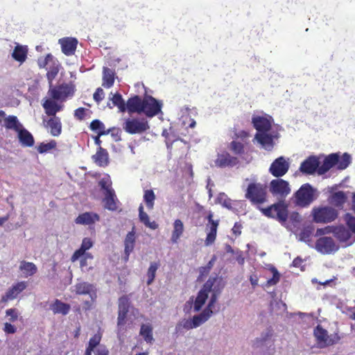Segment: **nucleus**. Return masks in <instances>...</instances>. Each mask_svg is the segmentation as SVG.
Returning <instances> with one entry per match:
<instances>
[{
    "instance_id": "c85d7f7f",
    "label": "nucleus",
    "mask_w": 355,
    "mask_h": 355,
    "mask_svg": "<svg viewBox=\"0 0 355 355\" xmlns=\"http://www.w3.org/2000/svg\"><path fill=\"white\" fill-rule=\"evenodd\" d=\"M254 139L266 150H270L273 148L274 141L271 135L267 134L266 132H257L254 136Z\"/></svg>"
},
{
    "instance_id": "338daca9",
    "label": "nucleus",
    "mask_w": 355,
    "mask_h": 355,
    "mask_svg": "<svg viewBox=\"0 0 355 355\" xmlns=\"http://www.w3.org/2000/svg\"><path fill=\"white\" fill-rule=\"evenodd\" d=\"M94 355H110V352L106 346L101 345L94 351Z\"/></svg>"
},
{
    "instance_id": "72a5a7b5",
    "label": "nucleus",
    "mask_w": 355,
    "mask_h": 355,
    "mask_svg": "<svg viewBox=\"0 0 355 355\" xmlns=\"http://www.w3.org/2000/svg\"><path fill=\"white\" fill-rule=\"evenodd\" d=\"M347 197L344 191H339L334 192L330 196V202L336 207L343 209L346 202Z\"/></svg>"
},
{
    "instance_id": "bb28decb",
    "label": "nucleus",
    "mask_w": 355,
    "mask_h": 355,
    "mask_svg": "<svg viewBox=\"0 0 355 355\" xmlns=\"http://www.w3.org/2000/svg\"><path fill=\"white\" fill-rule=\"evenodd\" d=\"M338 154L332 153L327 156L321 166L319 165L318 173L323 175L327 173L330 168L336 166L338 162Z\"/></svg>"
},
{
    "instance_id": "dca6fc26",
    "label": "nucleus",
    "mask_w": 355,
    "mask_h": 355,
    "mask_svg": "<svg viewBox=\"0 0 355 355\" xmlns=\"http://www.w3.org/2000/svg\"><path fill=\"white\" fill-rule=\"evenodd\" d=\"M320 161L316 156H309L302 162L300 170L304 174L311 175L318 172Z\"/></svg>"
},
{
    "instance_id": "774afa93",
    "label": "nucleus",
    "mask_w": 355,
    "mask_h": 355,
    "mask_svg": "<svg viewBox=\"0 0 355 355\" xmlns=\"http://www.w3.org/2000/svg\"><path fill=\"white\" fill-rule=\"evenodd\" d=\"M3 331L6 334H15L17 331V328L9 322L4 324Z\"/></svg>"
},
{
    "instance_id": "e433bc0d",
    "label": "nucleus",
    "mask_w": 355,
    "mask_h": 355,
    "mask_svg": "<svg viewBox=\"0 0 355 355\" xmlns=\"http://www.w3.org/2000/svg\"><path fill=\"white\" fill-rule=\"evenodd\" d=\"M75 293L76 295H92L94 292V286L92 284L82 282L77 283L75 286Z\"/></svg>"
},
{
    "instance_id": "412c9836",
    "label": "nucleus",
    "mask_w": 355,
    "mask_h": 355,
    "mask_svg": "<svg viewBox=\"0 0 355 355\" xmlns=\"http://www.w3.org/2000/svg\"><path fill=\"white\" fill-rule=\"evenodd\" d=\"M144 98H141L139 96L135 95L127 101L126 110L128 112L131 113H142L144 110L143 107Z\"/></svg>"
},
{
    "instance_id": "a19ab883",
    "label": "nucleus",
    "mask_w": 355,
    "mask_h": 355,
    "mask_svg": "<svg viewBox=\"0 0 355 355\" xmlns=\"http://www.w3.org/2000/svg\"><path fill=\"white\" fill-rule=\"evenodd\" d=\"M135 243V233L133 230L131 232H129L125 239L124 241V245H125V249L124 252L127 257V259L128 258L130 254L132 252Z\"/></svg>"
},
{
    "instance_id": "6e6552de",
    "label": "nucleus",
    "mask_w": 355,
    "mask_h": 355,
    "mask_svg": "<svg viewBox=\"0 0 355 355\" xmlns=\"http://www.w3.org/2000/svg\"><path fill=\"white\" fill-rule=\"evenodd\" d=\"M225 285V282L223 277L218 276L210 277L204 284L203 286L209 293L212 291V295L209 302V306H214L217 301L218 296L220 294Z\"/></svg>"
},
{
    "instance_id": "37998d69",
    "label": "nucleus",
    "mask_w": 355,
    "mask_h": 355,
    "mask_svg": "<svg viewBox=\"0 0 355 355\" xmlns=\"http://www.w3.org/2000/svg\"><path fill=\"white\" fill-rule=\"evenodd\" d=\"M139 334L146 343H151L152 341L153 340V327L151 324H143L141 326Z\"/></svg>"
},
{
    "instance_id": "5fc2aeb1",
    "label": "nucleus",
    "mask_w": 355,
    "mask_h": 355,
    "mask_svg": "<svg viewBox=\"0 0 355 355\" xmlns=\"http://www.w3.org/2000/svg\"><path fill=\"white\" fill-rule=\"evenodd\" d=\"M59 72V68L58 65H53L49 68L46 73V78L49 82L50 85H52L53 80L55 78Z\"/></svg>"
},
{
    "instance_id": "4d7b16f0",
    "label": "nucleus",
    "mask_w": 355,
    "mask_h": 355,
    "mask_svg": "<svg viewBox=\"0 0 355 355\" xmlns=\"http://www.w3.org/2000/svg\"><path fill=\"white\" fill-rule=\"evenodd\" d=\"M334 226H327L322 228H318L315 232V236H319L327 234H334Z\"/></svg>"
},
{
    "instance_id": "b1692460",
    "label": "nucleus",
    "mask_w": 355,
    "mask_h": 355,
    "mask_svg": "<svg viewBox=\"0 0 355 355\" xmlns=\"http://www.w3.org/2000/svg\"><path fill=\"white\" fill-rule=\"evenodd\" d=\"M44 126L49 129L51 135L53 137H58L62 133V122L58 116H50Z\"/></svg>"
},
{
    "instance_id": "4c0bfd02",
    "label": "nucleus",
    "mask_w": 355,
    "mask_h": 355,
    "mask_svg": "<svg viewBox=\"0 0 355 355\" xmlns=\"http://www.w3.org/2000/svg\"><path fill=\"white\" fill-rule=\"evenodd\" d=\"M184 232V224L180 219L175 220L173 223V230L171 240L172 243H176Z\"/></svg>"
},
{
    "instance_id": "a18cd8bd",
    "label": "nucleus",
    "mask_w": 355,
    "mask_h": 355,
    "mask_svg": "<svg viewBox=\"0 0 355 355\" xmlns=\"http://www.w3.org/2000/svg\"><path fill=\"white\" fill-rule=\"evenodd\" d=\"M155 200V194L152 189L144 191V201L148 209H153L154 207Z\"/></svg>"
},
{
    "instance_id": "09e8293b",
    "label": "nucleus",
    "mask_w": 355,
    "mask_h": 355,
    "mask_svg": "<svg viewBox=\"0 0 355 355\" xmlns=\"http://www.w3.org/2000/svg\"><path fill=\"white\" fill-rule=\"evenodd\" d=\"M102 338L101 333L98 332L95 334L89 340L88 345L86 347V350L91 352L95 351V348L100 344Z\"/></svg>"
},
{
    "instance_id": "9d476101",
    "label": "nucleus",
    "mask_w": 355,
    "mask_h": 355,
    "mask_svg": "<svg viewBox=\"0 0 355 355\" xmlns=\"http://www.w3.org/2000/svg\"><path fill=\"white\" fill-rule=\"evenodd\" d=\"M74 92V86L64 83L50 89L49 94L53 100L65 101L67 97L73 96Z\"/></svg>"
},
{
    "instance_id": "8fccbe9b",
    "label": "nucleus",
    "mask_w": 355,
    "mask_h": 355,
    "mask_svg": "<svg viewBox=\"0 0 355 355\" xmlns=\"http://www.w3.org/2000/svg\"><path fill=\"white\" fill-rule=\"evenodd\" d=\"M225 250L227 253L232 254L234 257L233 259L238 261L239 264H243L244 262V258L242 257L241 251H236L232 248V246L229 244H226L225 246Z\"/></svg>"
},
{
    "instance_id": "f03ea898",
    "label": "nucleus",
    "mask_w": 355,
    "mask_h": 355,
    "mask_svg": "<svg viewBox=\"0 0 355 355\" xmlns=\"http://www.w3.org/2000/svg\"><path fill=\"white\" fill-rule=\"evenodd\" d=\"M338 211L329 205L314 206L311 211L312 221L317 224L332 223L338 218Z\"/></svg>"
},
{
    "instance_id": "7c9ffc66",
    "label": "nucleus",
    "mask_w": 355,
    "mask_h": 355,
    "mask_svg": "<svg viewBox=\"0 0 355 355\" xmlns=\"http://www.w3.org/2000/svg\"><path fill=\"white\" fill-rule=\"evenodd\" d=\"M92 245L93 243L89 238H84L82 241L80 248L76 250L71 256V261L74 262L76 260H78L81 256H83L86 250L90 249L92 247Z\"/></svg>"
},
{
    "instance_id": "aec40b11",
    "label": "nucleus",
    "mask_w": 355,
    "mask_h": 355,
    "mask_svg": "<svg viewBox=\"0 0 355 355\" xmlns=\"http://www.w3.org/2000/svg\"><path fill=\"white\" fill-rule=\"evenodd\" d=\"M27 284L26 282H19L10 288L1 297V302H6L8 300H14L17 296L26 289Z\"/></svg>"
},
{
    "instance_id": "e2e57ef3",
    "label": "nucleus",
    "mask_w": 355,
    "mask_h": 355,
    "mask_svg": "<svg viewBox=\"0 0 355 355\" xmlns=\"http://www.w3.org/2000/svg\"><path fill=\"white\" fill-rule=\"evenodd\" d=\"M53 55L51 53H49L43 60H39L38 65L40 68H44L50 61L53 60Z\"/></svg>"
},
{
    "instance_id": "49530a36",
    "label": "nucleus",
    "mask_w": 355,
    "mask_h": 355,
    "mask_svg": "<svg viewBox=\"0 0 355 355\" xmlns=\"http://www.w3.org/2000/svg\"><path fill=\"white\" fill-rule=\"evenodd\" d=\"M159 266V264L157 262L150 263L146 274L148 278L146 284L148 286L150 285L153 282Z\"/></svg>"
},
{
    "instance_id": "423d86ee",
    "label": "nucleus",
    "mask_w": 355,
    "mask_h": 355,
    "mask_svg": "<svg viewBox=\"0 0 355 355\" xmlns=\"http://www.w3.org/2000/svg\"><path fill=\"white\" fill-rule=\"evenodd\" d=\"M315 190L309 183L302 184L295 192V204L301 207L309 206L316 198Z\"/></svg>"
},
{
    "instance_id": "58836bf2",
    "label": "nucleus",
    "mask_w": 355,
    "mask_h": 355,
    "mask_svg": "<svg viewBox=\"0 0 355 355\" xmlns=\"http://www.w3.org/2000/svg\"><path fill=\"white\" fill-rule=\"evenodd\" d=\"M334 236L340 241H347L351 238V232L343 225L334 226Z\"/></svg>"
},
{
    "instance_id": "1a4fd4ad",
    "label": "nucleus",
    "mask_w": 355,
    "mask_h": 355,
    "mask_svg": "<svg viewBox=\"0 0 355 355\" xmlns=\"http://www.w3.org/2000/svg\"><path fill=\"white\" fill-rule=\"evenodd\" d=\"M269 191L274 197L284 199L291 193V190L288 182L277 178V179L270 181Z\"/></svg>"
},
{
    "instance_id": "cd10ccee",
    "label": "nucleus",
    "mask_w": 355,
    "mask_h": 355,
    "mask_svg": "<svg viewBox=\"0 0 355 355\" xmlns=\"http://www.w3.org/2000/svg\"><path fill=\"white\" fill-rule=\"evenodd\" d=\"M214 306H209V303L207 306L198 315H194L192 318L193 327L195 328L200 326L202 324L205 322L212 315V308Z\"/></svg>"
},
{
    "instance_id": "69168bd1",
    "label": "nucleus",
    "mask_w": 355,
    "mask_h": 355,
    "mask_svg": "<svg viewBox=\"0 0 355 355\" xmlns=\"http://www.w3.org/2000/svg\"><path fill=\"white\" fill-rule=\"evenodd\" d=\"M6 315L10 317L9 320L11 322H15L18 318L17 312L16 309H7L6 311Z\"/></svg>"
},
{
    "instance_id": "f3484780",
    "label": "nucleus",
    "mask_w": 355,
    "mask_h": 355,
    "mask_svg": "<svg viewBox=\"0 0 355 355\" xmlns=\"http://www.w3.org/2000/svg\"><path fill=\"white\" fill-rule=\"evenodd\" d=\"M59 44L61 46L62 52L67 56H71L76 52L78 40L75 37H63L59 40Z\"/></svg>"
},
{
    "instance_id": "39448f33",
    "label": "nucleus",
    "mask_w": 355,
    "mask_h": 355,
    "mask_svg": "<svg viewBox=\"0 0 355 355\" xmlns=\"http://www.w3.org/2000/svg\"><path fill=\"white\" fill-rule=\"evenodd\" d=\"M313 334L317 346L320 349L333 346L338 343L340 340L338 333L335 332L329 335L328 331L320 324H318L314 328Z\"/></svg>"
},
{
    "instance_id": "473e14b6",
    "label": "nucleus",
    "mask_w": 355,
    "mask_h": 355,
    "mask_svg": "<svg viewBox=\"0 0 355 355\" xmlns=\"http://www.w3.org/2000/svg\"><path fill=\"white\" fill-rule=\"evenodd\" d=\"M115 80V72L114 70L104 67L103 69V83L102 86L105 88H110L113 86Z\"/></svg>"
},
{
    "instance_id": "13d9d810",
    "label": "nucleus",
    "mask_w": 355,
    "mask_h": 355,
    "mask_svg": "<svg viewBox=\"0 0 355 355\" xmlns=\"http://www.w3.org/2000/svg\"><path fill=\"white\" fill-rule=\"evenodd\" d=\"M90 297H91V299H92L90 301L86 300V301L83 302V309L85 311H87L90 310L92 308L93 304L95 302V300H96V293L94 292L92 295H90Z\"/></svg>"
},
{
    "instance_id": "3c124183",
    "label": "nucleus",
    "mask_w": 355,
    "mask_h": 355,
    "mask_svg": "<svg viewBox=\"0 0 355 355\" xmlns=\"http://www.w3.org/2000/svg\"><path fill=\"white\" fill-rule=\"evenodd\" d=\"M89 128L98 134L99 132H107V130H105V125L103 122H101L98 119H94L93 120L89 125Z\"/></svg>"
},
{
    "instance_id": "6ab92c4d",
    "label": "nucleus",
    "mask_w": 355,
    "mask_h": 355,
    "mask_svg": "<svg viewBox=\"0 0 355 355\" xmlns=\"http://www.w3.org/2000/svg\"><path fill=\"white\" fill-rule=\"evenodd\" d=\"M233 141L230 144V149L236 155L241 154L244 149V130H241L234 132V136L232 137Z\"/></svg>"
},
{
    "instance_id": "4468645a",
    "label": "nucleus",
    "mask_w": 355,
    "mask_h": 355,
    "mask_svg": "<svg viewBox=\"0 0 355 355\" xmlns=\"http://www.w3.org/2000/svg\"><path fill=\"white\" fill-rule=\"evenodd\" d=\"M289 162L284 157L281 156L275 159L269 168V172L275 178L284 175L289 169Z\"/></svg>"
},
{
    "instance_id": "4be33fe9",
    "label": "nucleus",
    "mask_w": 355,
    "mask_h": 355,
    "mask_svg": "<svg viewBox=\"0 0 355 355\" xmlns=\"http://www.w3.org/2000/svg\"><path fill=\"white\" fill-rule=\"evenodd\" d=\"M209 293L207 291V289L204 286H202V289H200V291L198 293L197 297H196L194 302L193 297H191L187 302V303H193V311L198 312L202 309V306L205 304L208 298Z\"/></svg>"
},
{
    "instance_id": "a878e982",
    "label": "nucleus",
    "mask_w": 355,
    "mask_h": 355,
    "mask_svg": "<svg viewBox=\"0 0 355 355\" xmlns=\"http://www.w3.org/2000/svg\"><path fill=\"white\" fill-rule=\"evenodd\" d=\"M100 220L98 214L94 212H85L80 214L75 220L76 224L90 225Z\"/></svg>"
},
{
    "instance_id": "0eeeda50",
    "label": "nucleus",
    "mask_w": 355,
    "mask_h": 355,
    "mask_svg": "<svg viewBox=\"0 0 355 355\" xmlns=\"http://www.w3.org/2000/svg\"><path fill=\"white\" fill-rule=\"evenodd\" d=\"M150 125L145 118H128L123 123V129L128 134H141L149 130Z\"/></svg>"
},
{
    "instance_id": "f257e3e1",
    "label": "nucleus",
    "mask_w": 355,
    "mask_h": 355,
    "mask_svg": "<svg viewBox=\"0 0 355 355\" xmlns=\"http://www.w3.org/2000/svg\"><path fill=\"white\" fill-rule=\"evenodd\" d=\"M267 185L261 183H250L248 184L245 198H247L262 214L268 217L275 218L281 223H285L288 219V205L280 200L266 208L261 205L268 201Z\"/></svg>"
},
{
    "instance_id": "0e129e2a",
    "label": "nucleus",
    "mask_w": 355,
    "mask_h": 355,
    "mask_svg": "<svg viewBox=\"0 0 355 355\" xmlns=\"http://www.w3.org/2000/svg\"><path fill=\"white\" fill-rule=\"evenodd\" d=\"M182 327L186 329H194L195 327H193L192 319L191 320H184L182 322H180L177 325V328H180Z\"/></svg>"
},
{
    "instance_id": "79ce46f5",
    "label": "nucleus",
    "mask_w": 355,
    "mask_h": 355,
    "mask_svg": "<svg viewBox=\"0 0 355 355\" xmlns=\"http://www.w3.org/2000/svg\"><path fill=\"white\" fill-rule=\"evenodd\" d=\"M3 121L4 126L7 129L14 130L17 132L22 127V125L19 122L16 116L10 115L8 117L5 116Z\"/></svg>"
},
{
    "instance_id": "052dcab7",
    "label": "nucleus",
    "mask_w": 355,
    "mask_h": 355,
    "mask_svg": "<svg viewBox=\"0 0 355 355\" xmlns=\"http://www.w3.org/2000/svg\"><path fill=\"white\" fill-rule=\"evenodd\" d=\"M87 110L84 107H79L74 111V117L82 121L85 118Z\"/></svg>"
},
{
    "instance_id": "864d4df0",
    "label": "nucleus",
    "mask_w": 355,
    "mask_h": 355,
    "mask_svg": "<svg viewBox=\"0 0 355 355\" xmlns=\"http://www.w3.org/2000/svg\"><path fill=\"white\" fill-rule=\"evenodd\" d=\"M270 271L272 273V277L267 280L266 286H268L276 285L280 279V274L275 267L272 266Z\"/></svg>"
},
{
    "instance_id": "20e7f679",
    "label": "nucleus",
    "mask_w": 355,
    "mask_h": 355,
    "mask_svg": "<svg viewBox=\"0 0 355 355\" xmlns=\"http://www.w3.org/2000/svg\"><path fill=\"white\" fill-rule=\"evenodd\" d=\"M130 300L127 295H123L119 299L118 316H117V331L118 334H123L128 328H130L132 322H128V313L130 311Z\"/></svg>"
},
{
    "instance_id": "680f3d73",
    "label": "nucleus",
    "mask_w": 355,
    "mask_h": 355,
    "mask_svg": "<svg viewBox=\"0 0 355 355\" xmlns=\"http://www.w3.org/2000/svg\"><path fill=\"white\" fill-rule=\"evenodd\" d=\"M273 336V332L272 329H268L266 332L265 335L263 336L261 338H260L259 340H257V343L260 345H263L264 343H266L267 341H269Z\"/></svg>"
},
{
    "instance_id": "de8ad7c7",
    "label": "nucleus",
    "mask_w": 355,
    "mask_h": 355,
    "mask_svg": "<svg viewBox=\"0 0 355 355\" xmlns=\"http://www.w3.org/2000/svg\"><path fill=\"white\" fill-rule=\"evenodd\" d=\"M337 168L339 170L345 169L351 163V156L345 153L342 156L338 155Z\"/></svg>"
},
{
    "instance_id": "f704fd0d",
    "label": "nucleus",
    "mask_w": 355,
    "mask_h": 355,
    "mask_svg": "<svg viewBox=\"0 0 355 355\" xmlns=\"http://www.w3.org/2000/svg\"><path fill=\"white\" fill-rule=\"evenodd\" d=\"M28 54V48L26 46H21L17 44L12 53L13 59L19 63H23L26 61Z\"/></svg>"
},
{
    "instance_id": "7ed1b4c3",
    "label": "nucleus",
    "mask_w": 355,
    "mask_h": 355,
    "mask_svg": "<svg viewBox=\"0 0 355 355\" xmlns=\"http://www.w3.org/2000/svg\"><path fill=\"white\" fill-rule=\"evenodd\" d=\"M98 186L103 191L104 198H103V202L104 208L112 211L117 210L119 200L112 187L110 177L107 175L101 178L98 182Z\"/></svg>"
},
{
    "instance_id": "c756f323",
    "label": "nucleus",
    "mask_w": 355,
    "mask_h": 355,
    "mask_svg": "<svg viewBox=\"0 0 355 355\" xmlns=\"http://www.w3.org/2000/svg\"><path fill=\"white\" fill-rule=\"evenodd\" d=\"M17 132L19 141L22 146L32 147L34 145L33 136L26 129L21 127Z\"/></svg>"
},
{
    "instance_id": "bf43d9fd",
    "label": "nucleus",
    "mask_w": 355,
    "mask_h": 355,
    "mask_svg": "<svg viewBox=\"0 0 355 355\" xmlns=\"http://www.w3.org/2000/svg\"><path fill=\"white\" fill-rule=\"evenodd\" d=\"M104 96H105V94H104L103 89L101 87H98L95 91V92L93 95V98H94V100L97 103H99L103 99Z\"/></svg>"
},
{
    "instance_id": "5701e85b",
    "label": "nucleus",
    "mask_w": 355,
    "mask_h": 355,
    "mask_svg": "<svg viewBox=\"0 0 355 355\" xmlns=\"http://www.w3.org/2000/svg\"><path fill=\"white\" fill-rule=\"evenodd\" d=\"M52 98H46L42 103L45 113L49 116H57L56 113L60 112L63 108V105L58 104Z\"/></svg>"
},
{
    "instance_id": "2f4dec72",
    "label": "nucleus",
    "mask_w": 355,
    "mask_h": 355,
    "mask_svg": "<svg viewBox=\"0 0 355 355\" xmlns=\"http://www.w3.org/2000/svg\"><path fill=\"white\" fill-rule=\"evenodd\" d=\"M71 306L69 304L64 303L58 299L55 300L51 304V309L54 314L60 313L63 315H66L69 312Z\"/></svg>"
},
{
    "instance_id": "393cba45",
    "label": "nucleus",
    "mask_w": 355,
    "mask_h": 355,
    "mask_svg": "<svg viewBox=\"0 0 355 355\" xmlns=\"http://www.w3.org/2000/svg\"><path fill=\"white\" fill-rule=\"evenodd\" d=\"M94 162L98 166L105 167L109 164V154L106 149L98 147L95 155L92 157Z\"/></svg>"
},
{
    "instance_id": "6e6d98bb",
    "label": "nucleus",
    "mask_w": 355,
    "mask_h": 355,
    "mask_svg": "<svg viewBox=\"0 0 355 355\" xmlns=\"http://www.w3.org/2000/svg\"><path fill=\"white\" fill-rule=\"evenodd\" d=\"M312 235V230L311 228H304L303 229L299 234L300 241L304 242L311 241V238Z\"/></svg>"
},
{
    "instance_id": "ea45409f",
    "label": "nucleus",
    "mask_w": 355,
    "mask_h": 355,
    "mask_svg": "<svg viewBox=\"0 0 355 355\" xmlns=\"http://www.w3.org/2000/svg\"><path fill=\"white\" fill-rule=\"evenodd\" d=\"M19 270L27 277L35 275L37 271V268L33 262L22 261L20 262Z\"/></svg>"
},
{
    "instance_id": "c03bdc74",
    "label": "nucleus",
    "mask_w": 355,
    "mask_h": 355,
    "mask_svg": "<svg viewBox=\"0 0 355 355\" xmlns=\"http://www.w3.org/2000/svg\"><path fill=\"white\" fill-rule=\"evenodd\" d=\"M110 100L112 102L113 106H116L120 112H124L126 110V103L119 93L114 94Z\"/></svg>"
},
{
    "instance_id": "a211bd4d",
    "label": "nucleus",
    "mask_w": 355,
    "mask_h": 355,
    "mask_svg": "<svg viewBox=\"0 0 355 355\" xmlns=\"http://www.w3.org/2000/svg\"><path fill=\"white\" fill-rule=\"evenodd\" d=\"M239 164L236 157L231 156L228 153L218 154L215 164L220 168L233 167Z\"/></svg>"
},
{
    "instance_id": "ddd939ff",
    "label": "nucleus",
    "mask_w": 355,
    "mask_h": 355,
    "mask_svg": "<svg viewBox=\"0 0 355 355\" xmlns=\"http://www.w3.org/2000/svg\"><path fill=\"white\" fill-rule=\"evenodd\" d=\"M162 104L151 96L144 98L142 113L148 117H153L157 115L162 109Z\"/></svg>"
},
{
    "instance_id": "9b49d317",
    "label": "nucleus",
    "mask_w": 355,
    "mask_h": 355,
    "mask_svg": "<svg viewBox=\"0 0 355 355\" xmlns=\"http://www.w3.org/2000/svg\"><path fill=\"white\" fill-rule=\"evenodd\" d=\"M207 219L208 222L205 226L207 236L205 240V245L209 246L214 244L216 241L219 220L213 219V214L211 212L208 214Z\"/></svg>"
},
{
    "instance_id": "f8f14e48",
    "label": "nucleus",
    "mask_w": 355,
    "mask_h": 355,
    "mask_svg": "<svg viewBox=\"0 0 355 355\" xmlns=\"http://www.w3.org/2000/svg\"><path fill=\"white\" fill-rule=\"evenodd\" d=\"M315 248L321 254H329L336 252L339 248L331 237L323 236L316 241Z\"/></svg>"
},
{
    "instance_id": "603ef678",
    "label": "nucleus",
    "mask_w": 355,
    "mask_h": 355,
    "mask_svg": "<svg viewBox=\"0 0 355 355\" xmlns=\"http://www.w3.org/2000/svg\"><path fill=\"white\" fill-rule=\"evenodd\" d=\"M56 146V142L54 140H51L49 143H41L37 148V151L40 153H44L49 150L55 148Z\"/></svg>"
},
{
    "instance_id": "c9c22d12",
    "label": "nucleus",
    "mask_w": 355,
    "mask_h": 355,
    "mask_svg": "<svg viewBox=\"0 0 355 355\" xmlns=\"http://www.w3.org/2000/svg\"><path fill=\"white\" fill-rule=\"evenodd\" d=\"M139 218L141 223H142L146 227L151 229L156 230L158 228V224L155 221H150L149 216L144 211V207L140 205L139 207Z\"/></svg>"
},
{
    "instance_id": "2eb2a0df",
    "label": "nucleus",
    "mask_w": 355,
    "mask_h": 355,
    "mask_svg": "<svg viewBox=\"0 0 355 355\" xmlns=\"http://www.w3.org/2000/svg\"><path fill=\"white\" fill-rule=\"evenodd\" d=\"M272 118L270 116H254L252 123L257 132H267L272 127Z\"/></svg>"
}]
</instances>
